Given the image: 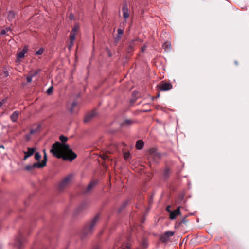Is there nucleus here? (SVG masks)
I'll return each instance as SVG.
<instances>
[{
  "label": "nucleus",
  "mask_w": 249,
  "mask_h": 249,
  "mask_svg": "<svg viewBox=\"0 0 249 249\" xmlns=\"http://www.w3.org/2000/svg\"><path fill=\"white\" fill-rule=\"evenodd\" d=\"M144 145V142L142 140H139L137 141L136 143V148L138 150H141L142 149Z\"/></svg>",
  "instance_id": "obj_14"
},
{
  "label": "nucleus",
  "mask_w": 249,
  "mask_h": 249,
  "mask_svg": "<svg viewBox=\"0 0 249 249\" xmlns=\"http://www.w3.org/2000/svg\"><path fill=\"white\" fill-rule=\"evenodd\" d=\"M5 30H6V32H8V31H11V29L10 27H7L6 28Z\"/></svg>",
  "instance_id": "obj_37"
},
{
  "label": "nucleus",
  "mask_w": 249,
  "mask_h": 249,
  "mask_svg": "<svg viewBox=\"0 0 249 249\" xmlns=\"http://www.w3.org/2000/svg\"><path fill=\"white\" fill-rule=\"evenodd\" d=\"M163 48L164 49L165 51L168 52L171 49V43L169 41L165 42L162 45Z\"/></svg>",
  "instance_id": "obj_13"
},
{
  "label": "nucleus",
  "mask_w": 249,
  "mask_h": 249,
  "mask_svg": "<svg viewBox=\"0 0 249 249\" xmlns=\"http://www.w3.org/2000/svg\"><path fill=\"white\" fill-rule=\"evenodd\" d=\"M59 139L63 143L67 142L68 140V138L63 135H61L59 137Z\"/></svg>",
  "instance_id": "obj_26"
},
{
  "label": "nucleus",
  "mask_w": 249,
  "mask_h": 249,
  "mask_svg": "<svg viewBox=\"0 0 249 249\" xmlns=\"http://www.w3.org/2000/svg\"><path fill=\"white\" fill-rule=\"evenodd\" d=\"M186 220L185 219V217L182 218L180 222L178 223V225H180L181 223H186Z\"/></svg>",
  "instance_id": "obj_33"
},
{
  "label": "nucleus",
  "mask_w": 249,
  "mask_h": 249,
  "mask_svg": "<svg viewBox=\"0 0 249 249\" xmlns=\"http://www.w3.org/2000/svg\"><path fill=\"white\" fill-rule=\"evenodd\" d=\"M15 18V14L13 11H10L8 12L7 19L9 21H11Z\"/></svg>",
  "instance_id": "obj_17"
},
{
  "label": "nucleus",
  "mask_w": 249,
  "mask_h": 249,
  "mask_svg": "<svg viewBox=\"0 0 249 249\" xmlns=\"http://www.w3.org/2000/svg\"><path fill=\"white\" fill-rule=\"evenodd\" d=\"M77 106V103L76 102H73L72 103V107L70 109V112L71 113H73L74 112V107Z\"/></svg>",
  "instance_id": "obj_25"
},
{
  "label": "nucleus",
  "mask_w": 249,
  "mask_h": 249,
  "mask_svg": "<svg viewBox=\"0 0 249 249\" xmlns=\"http://www.w3.org/2000/svg\"><path fill=\"white\" fill-rule=\"evenodd\" d=\"M117 32L118 35L117 36V38L119 40L121 38V36L123 35L124 33V30L121 29H118Z\"/></svg>",
  "instance_id": "obj_21"
},
{
  "label": "nucleus",
  "mask_w": 249,
  "mask_h": 249,
  "mask_svg": "<svg viewBox=\"0 0 249 249\" xmlns=\"http://www.w3.org/2000/svg\"><path fill=\"white\" fill-rule=\"evenodd\" d=\"M98 215L95 216L91 221L85 225L83 229V233L85 235H87L89 234H90L92 232L93 228L98 221Z\"/></svg>",
  "instance_id": "obj_2"
},
{
  "label": "nucleus",
  "mask_w": 249,
  "mask_h": 249,
  "mask_svg": "<svg viewBox=\"0 0 249 249\" xmlns=\"http://www.w3.org/2000/svg\"><path fill=\"white\" fill-rule=\"evenodd\" d=\"M26 138H27V139H28V140H30V135H28L26 136Z\"/></svg>",
  "instance_id": "obj_41"
},
{
  "label": "nucleus",
  "mask_w": 249,
  "mask_h": 249,
  "mask_svg": "<svg viewBox=\"0 0 249 249\" xmlns=\"http://www.w3.org/2000/svg\"><path fill=\"white\" fill-rule=\"evenodd\" d=\"M180 207L179 206L176 210L173 211H169L170 219L174 220L176 218L177 215L180 214Z\"/></svg>",
  "instance_id": "obj_6"
},
{
  "label": "nucleus",
  "mask_w": 249,
  "mask_h": 249,
  "mask_svg": "<svg viewBox=\"0 0 249 249\" xmlns=\"http://www.w3.org/2000/svg\"><path fill=\"white\" fill-rule=\"evenodd\" d=\"M21 245V241L19 240L18 243H17V245L18 246H20Z\"/></svg>",
  "instance_id": "obj_39"
},
{
  "label": "nucleus",
  "mask_w": 249,
  "mask_h": 249,
  "mask_svg": "<svg viewBox=\"0 0 249 249\" xmlns=\"http://www.w3.org/2000/svg\"><path fill=\"white\" fill-rule=\"evenodd\" d=\"M35 150V148H28V151L24 152V154L26 155L27 154L28 156L30 157L33 154Z\"/></svg>",
  "instance_id": "obj_19"
},
{
  "label": "nucleus",
  "mask_w": 249,
  "mask_h": 249,
  "mask_svg": "<svg viewBox=\"0 0 249 249\" xmlns=\"http://www.w3.org/2000/svg\"><path fill=\"white\" fill-rule=\"evenodd\" d=\"M123 16L125 22L129 17V10L128 8V5L126 2H124L122 7Z\"/></svg>",
  "instance_id": "obj_4"
},
{
  "label": "nucleus",
  "mask_w": 249,
  "mask_h": 249,
  "mask_svg": "<svg viewBox=\"0 0 249 249\" xmlns=\"http://www.w3.org/2000/svg\"><path fill=\"white\" fill-rule=\"evenodd\" d=\"M4 75H5V77L8 76V72L7 71L4 72Z\"/></svg>",
  "instance_id": "obj_40"
},
{
  "label": "nucleus",
  "mask_w": 249,
  "mask_h": 249,
  "mask_svg": "<svg viewBox=\"0 0 249 249\" xmlns=\"http://www.w3.org/2000/svg\"><path fill=\"white\" fill-rule=\"evenodd\" d=\"M235 63H236V65H237V62H235Z\"/></svg>",
  "instance_id": "obj_47"
},
{
  "label": "nucleus",
  "mask_w": 249,
  "mask_h": 249,
  "mask_svg": "<svg viewBox=\"0 0 249 249\" xmlns=\"http://www.w3.org/2000/svg\"><path fill=\"white\" fill-rule=\"evenodd\" d=\"M41 158V155H40V154L38 152H37L35 153V159L36 160H38V162H39V160H40Z\"/></svg>",
  "instance_id": "obj_23"
},
{
  "label": "nucleus",
  "mask_w": 249,
  "mask_h": 249,
  "mask_svg": "<svg viewBox=\"0 0 249 249\" xmlns=\"http://www.w3.org/2000/svg\"><path fill=\"white\" fill-rule=\"evenodd\" d=\"M27 52L28 48L27 47L25 46L23 49L18 54V59L23 58L25 56V54Z\"/></svg>",
  "instance_id": "obj_9"
},
{
  "label": "nucleus",
  "mask_w": 249,
  "mask_h": 249,
  "mask_svg": "<svg viewBox=\"0 0 249 249\" xmlns=\"http://www.w3.org/2000/svg\"><path fill=\"white\" fill-rule=\"evenodd\" d=\"M95 114H96L95 112H92L89 114H87L84 119V122L85 123H87L89 122L91 120V119L95 115Z\"/></svg>",
  "instance_id": "obj_10"
},
{
  "label": "nucleus",
  "mask_w": 249,
  "mask_h": 249,
  "mask_svg": "<svg viewBox=\"0 0 249 249\" xmlns=\"http://www.w3.org/2000/svg\"><path fill=\"white\" fill-rule=\"evenodd\" d=\"M50 152L57 158H62L64 160L70 161H72L77 157V155L70 148L69 145L61 144L59 142H56L53 145Z\"/></svg>",
  "instance_id": "obj_1"
},
{
  "label": "nucleus",
  "mask_w": 249,
  "mask_h": 249,
  "mask_svg": "<svg viewBox=\"0 0 249 249\" xmlns=\"http://www.w3.org/2000/svg\"><path fill=\"white\" fill-rule=\"evenodd\" d=\"M134 123V121L133 120L126 119L121 124L120 126L122 127H127L131 126Z\"/></svg>",
  "instance_id": "obj_7"
},
{
  "label": "nucleus",
  "mask_w": 249,
  "mask_h": 249,
  "mask_svg": "<svg viewBox=\"0 0 249 249\" xmlns=\"http://www.w3.org/2000/svg\"><path fill=\"white\" fill-rule=\"evenodd\" d=\"M0 148H2V149H4V147L3 145H0Z\"/></svg>",
  "instance_id": "obj_42"
},
{
  "label": "nucleus",
  "mask_w": 249,
  "mask_h": 249,
  "mask_svg": "<svg viewBox=\"0 0 249 249\" xmlns=\"http://www.w3.org/2000/svg\"><path fill=\"white\" fill-rule=\"evenodd\" d=\"M19 116V112L18 111H14L10 116V118L12 122H16Z\"/></svg>",
  "instance_id": "obj_12"
},
{
  "label": "nucleus",
  "mask_w": 249,
  "mask_h": 249,
  "mask_svg": "<svg viewBox=\"0 0 249 249\" xmlns=\"http://www.w3.org/2000/svg\"><path fill=\"white\" fill-rule=\"evenodd\" d=\"M35 168H41V166L39 165V163H35L32 165H28L25 167V169L28 171H31Z\"/></svg>",
  "instance_id": "obj_8"
},
{
  "label": "nucleus",
  "mask_w": 249,
  "mask_h": 249,
  "mask_svg": "<svg viewBox=\"0 0 249 249\" xmlns=\"http://www.w3.org/2000/svg\"><path fill=\"white\" fill-rule=\"evenodd\" d=\"M97 183V182L96 181H93L91 182H90L88 186L87 191H89L91 190L92 188H93L95 186Z\"/></svg>",
  "instance_id": "obj_18"
},
{
  "label": "nucleus",
  "mask_w": 249,
  "mask_h": 249,
  "mask_svg": "<svg viewBox=\"0 0 249 249\" xmlns=\"http://www.w3.org/2000/svg\"><path fill=\"white\" fill-rule=\"evenodd\" d=\"M169 239V237L165 236V234H164L163 235H162L160 238L161 241L162 242H165L168 241Z\"/></svg>",
  "instance_id": "obj_24"
},
{
  "label": "nucleus",
  "mask_w": 249,
  "mask_h": 249,
  "mask_svg": "<svg viewBox=\"0 0 249 249\" xmlns=\"http://www.w3.org/2000/svg\"><path fill=\"white\" fill-rule=\"evenodd\" d=\"M73 18H74V16L73 14H70V16H69V18L71 20H72L73 19Z\"/></svg>",
  "instance_id": "obj_35"
},
{
  "label": "nucleus",
  "mask_w": 249,
  "mask_h": 249,
  "mask_svg": "<svg viewBox=\"0 0 249 249\" xmlns=\"http://www.w3.org/2000/svg\"><path fill=\"white\" fill-rule=\"evenodd\" d=\"M53 86H51L47 90V93L48 94V95H50L52 93L53 91Z\"/></svg>",
  "instance_id": "obj_28"
},
{
  "label": "nucleus",
  "mask_w": 249,
  "mask_h": 249,
  "mask_svg": "<svg viewBox=\"0 0 249 249\" xmlns=\"http://www.w3.org/2000/svg\"><path fill=\"white\" fill-rule=\"evenodd\" d=\"M79 209H81V207H80L78 208H77V211H79Z\"/></svg>",
  "instance_id": "obj_46"
},
{
  "label": "nucleus",
  "mask_w": 249,
  "mask_h": 249,
  "mask_svg": "<svg viewBox=\"0 0 249 249\" xmlns=\"http://www.w3.org/2000/svg\"><path fill=\"white\" fill-rule=\"evenodd\" d=\"M175 232L172 231H167L165 232V236H167L170 238L171 236H173L174 235Z\"/></svg>",
  "instance_id": "obj_22"
},
{
  "label": "nucleus",
  "mask_w": 249,
  "mask_h": 249,
  "mask_svg": "<svg viewBox=\"0 0 249 249\" xmlns=\"http://www.w3.org/2000/svg\"><path fill=\"white\" fill-rule=\"evenodd\" d=\"M43 153H44V154H45V153H46V150H45V149H44V150H43Z\"/></svg>",
  "instance_id": "obj_45"
},
{
  "label": "nucleus",
  "mask_w": 249,
  "mask_h": 249,
  "mask_svg": "<svg viewBox=\"0 0 249 249\" xmlns=\"http://www.w3.org/2000/svg\"><path fill=\"white\" fill-rule=\"evenodd\" d=\"M79 27L78 24H75L73 27L70 36H72L73 35L75 38L76 34L79 29Z\"/></svg>",
  "instance_id": "obj_16"
},
{
  "label": "nucleus",
  "mask_w": 249,
  "mask_h": 249,
  "mask_svg": "<svg viewBox=\"0 0 249 249\" xmlns=\"http://www.w3.org/2000/svg\"><path fill=\"white\" fill-rule=\"evenodd\" d=\"M160 91H168L172 89V85L169 83H164L160 86Z\"/></svg>",
  "instance_id": "obj_5"
},
{
  "label": "nucleus",
  "mask_w": 249,
  "mask_h": 249,
  "mask_svg": "<svg viewBox=\"0 0 249 249\" xmlns=\"http://www.w3.org/2000/svg\"><path fill=\"white\" fill-rule=\"evenodd\" d=\"M43 49L42 48H41L36 52V54L38 55H41L43 53Z\"/></svg>",
  "instance_id": "obj_29"
},
{
  "label": "nucleus",
  "mask_w": 249,
  "mask_h": 249,
  "mask_svg": "<svg viewBox=\"0 0 249 249\" xmlns=\"http://www.w3.org/2000/svg\"><path fill=\"white\" fill-rule=\"evenodd\" d=\"M2 103L1 102H0V107L2 106Z\"/></svg>",
  "instance_id": "obj_44"
},
{
  "label": "nucleus",
  "mask_w": 249,
  "mask_h": 249,
  "mask_svg": "<svg viewBox=\"0 0 249 249\" xmlns=\"http://www.w3.org/2000/svg\"><path fill=\"white\" fill-rule=\"evenodd\" d=\"M29 156H28V155L27 154V155H26V154H25V156H24V158H23V160H26L28 158H29Z\"/></svg>",
  "instance_id": "obj_36"
},
{
  "label": "nucleus",
  "mask_w": 249,
  "mask_h": 249,
  "mask_svg": "<svg viewBox=\"0 0 249 249\" xmlns=\"http://www.w3.org/2000/svg\"><path fill=\"white\" fill-rule=\"evenodd\" d=\"M32 76H31V75H29V76H28L27 77V81L28 83H30L31 82L32 80Z\"/></svg>",
  "instance_id": "obj_31"
},
{
  "label": "nucleus",
  "mask_w": 249,
  "mask_h": 249,
  "mask_svg": "<svg viewBox=\"0 0 249 249\" xmlns=\"http://www.w3.org/2000/svg\"><path fill=\"white\" fill-rule=\"evenodd\" d=\"M171 174V170L169 168H166L164 171L163 174V178L164 179H167Z\"/></svg>",
  "instance_id": "obj_11"
},
{
  "label": "nucleus",
  "mask_w": 249,
  "mask_h": 249,
  "mask_svg": "<svg viewBox=\"0 0 249 249\" xmlns=\"http://www.w3.org/2000/svg\"><path fill=\"white\" fill-rule=\"evenodd\" d=\"M167 211H169H169H170L169 210V206H168V207L167 208Z\"/></svg>",
  "instance_id": "obj_43"
},
{
  "label": "nucleus",
  "mask_w": 249,
  "mask_h": 249,
  "mask_svg": "<svg viewBox=\"0 0 249 249\" xmlns=\"http://www.w3.org/2000/svg\"><path fill=\"white\" fill-rule=\"evenodd\" d=\"M70 42L68 45V49L69 50H70L71 48L73 47V42L75 40V37H74L73 35L72 36H70Z\"/></svg>",
  "instance_id": "obj_20"
},
{
  "label": "nucleus",
  "mask_w": 249,
  "mask_h": 249,
  "mask_svg": "<svg viewBox=\"0 0 249 249\" xmlns=\"http://www.w3.org/2000/svg\"><path fill=\"white\" fill-rule=\"evenodd\" d=\"M73 178L72 174H69L59 184L60 189H63L70 184Z\"/></svg>",
  "instance_id": "obj_3"
},
{
  "label": "nucleus",
  "mask_w": 249,
  "mask_h": 249,
  "mask_svg": "<svg viewBox=\"0 0 249 249\" xmlns=\"http://www.w3.org/2000/svg\"><path fill=\"white\" fill-rule=\"evenodd\" d=\"M39 127H40V126L38 125L36 129H32L30 130V134L31 135H32V134H33L35 133L37 131H38V129H39Z\"/></svg>",
  "instance_id": "obj_27"
},
{
  "label": "nucleus",
  "mask_w": 249,
  "mask_h": 249,
  "mask_svg": "<svg viewBox=\"0 0 249 249\" xmlns=\"http://www.w3.org/2000/svg\"><path fill=\"white\" fill-rule=\"evenodd\" d=\"M130 157V153L128 152H125L124 154V157L125 160H127Z\"/></svg>",
  "instance_id": "obj_30"
},
{
  "label": "nucleus",
  "mask_w": 249,
  "mask_h": 249,
  "mask_svg": "<svg viewBox=\"0 0 249 249\" xmlns=\"http://www.w3.org/2000/svg\"><path fill=\"white\" fill-rule=\"evenodd\" d=\"M146 46H144L141 48V50L142 52H144L146 49Z\"/></svg>",
  "instance_id": "obj_38"
},
{
  "label": "nucleus",
  "mask_w": 249,
  "mask_h": 249,
  "mask_svg": "<svg viewBox=\"0 0 249 249\" xmlns=\"http://www.w3.org/2000/svg\"><path fill=\"white\" fill-rule=\"evenodd\" d=\"M38 71H35L34 72H33V73L31 74V76H32V77H34L35 76H36V75H37L38 73Z\"/></svg>",
  "instance_id": "obj_34"
},
{
  "label": "nucleus",
  "mask_w": 249,
  "mask_h": 249,
  "mask_svg": "<svg viewBox=\"0 0 249 249\" xmlns=\"http://www.w3.org/2000/svg\"><path fill=\"white\" fill-rule=\"evenodd\" d=\"M47 161V153H45V154H44V156H43V160L41 162H38V163H39V165L41 166V167L43 168L46 166Z\"/></svg>",
  "instance_id": "obj_15"
},
{
  "label": "nucleus",
  "mask_w": 249,
  "mask_h": 249,
  "mask_svg": "<svg viewBox=\"0 0 249 249\" xmlns=\"http://www.w3.org/2000/svg\"><path fill=\"white\" fill-rule=\"evenodd\" d=\"M6 30L3 29L0 32V36L4 35L6 34Z\"/></svg>",
  "instance_id": "obj_32"
}]
</instances>
